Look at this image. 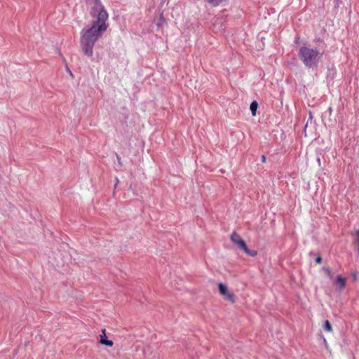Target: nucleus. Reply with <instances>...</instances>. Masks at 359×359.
<instances>
[{
	"label": "nucleus",
	"instance_id": "1",
	"mask_svg": "<svg viewBox=\"0 0 359 359\" xmlns=\"http://www.w3.org/2000/svg\"><path fill=\"white\" fill-rule=\"evenodd\" d=\"M90 14L93 19L92 24L83 28L81 32V48L88 57L93 55L95 42L107 29L109 17L107 11L100 0H95Z\"/></svg>",
	"mask_w": 359,
	"mask_h": 359
},
{
	"label": "nucleus",
	"instance_id": "2",
	"mask_svg": "<svg viewBox=\"0 0 359 359\" xmlns=\"http://www.w3.org/2000/svg\"><path fill=\"white\" fill-rule=\"evenodd\" d=\"M322 54L317 48H311L310 46H302L299 50V59L308 67L316 66Z\"/></svg>",
	"mask_w": 359,
	"mask_h": 359
},
{
	"label": "nucleus",
	"instance_id": "3",
	"mask_svg": "<svg viewBox=\"0 0 359 359\" xmlns=\"http://www.w3.org/2000/svg\"><path fill=\"white\" fill-rule=\"evenodd\" d=\"M231 240L233 243L237 247H247L245 241L241 238V237L236 233H233L231 236Z\"/></svg>",
	"mask_w": 359,
	"mask_h": 359
},
{
	"label": "nucleus",
	"instance_id": "4",
	"mask_svg": "<svg viewBox=\"0 0 359 359\" xmlns=\"http://www.w3.org/2000/svg\"><path fill=\"white\" fill-rule=\"evenodd\" d=\"M257 108H258V103L256 101H253L250 104V109L251 110L252 116H255L256 115V112H257Z\"/></svg>",
	"mask_w": 359,
	"mask_h": 359
},
{
	"label": "nucleus",
	"instance_id": "5",
	"mask_svg": "<svg viewBox=\"0 0 359 359\" xmlns=\"http://www.w3.org/2000/svg\"><path fill=\"white\" fill-rule=\"evenodd\" d=\"M208 3L213 6H217L222 1V0H207Z\"/></svg>",
	"mask_w": 359,
	"mask_h": 359
},
{
	"label": "nucleus",
	"instance_id": "6",
	"mask_svg": "<svg viewBox=\"0 0 359 359\" xmlns=\"http://www.w3.org/2000/svg\"><path fill=\"white\" fill-rule=\"evenodd\" d=\"M355 241L358 243V247H359V231H357L355 232Z\"/></svg>",
	"mask_w": 359,
	"mask_h": 359
},
{
	"label": "nucleus",
	"instance_id": "7",
	"mask_svg": "<svg viewBox=\"0 0 359 359\" xmlns=\"http://www.w3.org/2000/svg\"><path fill=\"white\" fill-rule=\"evenodd\" d=\"M266 161V156L264 155H263L262 156V162L264 163Z\"/></svg>",
	"mask_w": 359,
	"mask_h": 359
}]
</instances>
